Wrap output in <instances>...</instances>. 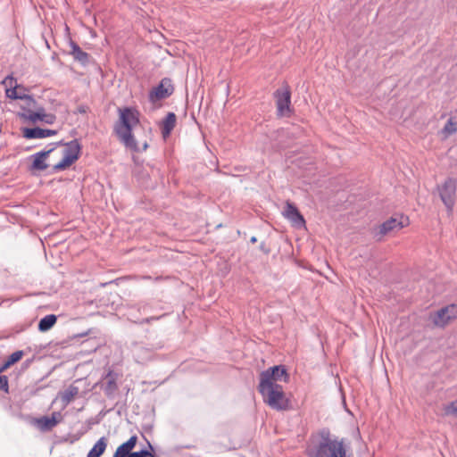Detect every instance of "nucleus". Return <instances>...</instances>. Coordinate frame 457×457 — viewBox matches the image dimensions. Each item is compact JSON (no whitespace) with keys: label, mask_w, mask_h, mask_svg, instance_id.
Wrapping results in <instances>:
<instances>
[{"label":"nucleus","mask_w":457,"mask_h":457,"mask_svg":"<svg viewBox=\"0 0 457 457\" xmlns=\"http://www.w3.org/2000/svg\"><path fill=\"white\" fill-rule=\"evenodd\" d=\"M138 116V112L130 107H126L123 110L120 109V122L115 126L116 135L121 143L136 153L145 151L148 148V144L145 142L142 149H140L132 134L133 127L139 123Z\"/></svg>","instance_id":"nucleus-1"},{"label":"nucleus","mask_w":457,"mask_h":457,"mask_svg":"<svg viewBox=\"0 0 457 457\" xmlns=\"http://www.w3.org/2000/svg\"><path fill=\"white\" fill-rule=\"evenodd\" d=\"M346 453L344 439L325 430L320 433V439L307 449L308 457H347Z\"/></svg>","instance_id":"nucleus-2"},{"label":"nucleus","mask_w":457,"mask_h":457,"mask_svg":"<svg viewBox=\"0 0 457 457\" xmlns=\"http://www.w3.org/2000/svg\"><path fill=\"white\" fill-rule=\"evenodd\" d=\"M258 390L263 402L276 411H286L289 407V401L286 396L282 386L279 384L259 383Z\"/></svg>","instance_id":"nucleus-3"},{"label":"nucleus","mask_w":457,"mask_h":457,"mask_svg":"<svg viewBox=\"0 0 457 457\" xmlns=\"http://www.w3.org/2000/svg\"><path fill=\"white\" fill-rule=\"evenodd\" d=\"M408 224L409 219L403 215L391 217L380 225L372 228L370 233L373 239L380 242L386 237H393Z\"/></svg>","instance_id":"nucleus-4"},{"label":"nucleus","mask_w":457,"mask_h":457,"mask_svg":"<svg viewBox=\"0 0 457 457\" xmlns=\"http://www.w3.org/2000/svg\"><path fill=\"white\" fill-rule=\"evenodd\" d=\"M62 159L53 167L54 171L64 170L74 163L80 156L81 145L78 139L71 140L65 144Z\"/></svg>","instance_id":"nucleus-5"},{"label":"nucleus","mask_w":457,"mask_h":457,"mask_svg":"<svg viewBox=\"0 0 457 457\" xmlns=\"http://www.w3.org/2000/svg\"><path fill=\"white\" fill-rule=\"evenodd\" d=\"M276 99L277 114L279 117H289L292 113L291 109V90L287 84H284L281 87L274 92Z\"/></svg>","instance_id":"nucleus-6"},{"label":"nucleus","mask_w":457,"mask_h":457,"mask_svg":"<svg viewBox=\"0 0 457 457\" xmlns=\"http://www.w3.org/2000/svg\"><path fill=\"white\" fill-rule=\"evenodd\" d=\"M457 318V305L448 304L430 313V320L439 328H444Z\"/></svg>","instance_id":"nucleus-7"},{"label":"nucleus","mask_w":457,"mask_h":457,"mask_svg":"<svg viewBox=\"0 0 457 457\" xmlns=\"http://www.w3.org/2000/svg\"><path fill=\"white\" fill-rule=\"evenodd\" d=\"M456 187V179L452 178H448L441 186H437L439 196L449 212L453 210L455 204Z\"/></svg>","instance_id":"nucleus-8"},{"label":"nucleus","mask_w":457,"mask_h":457,"mask_svg":"<svg viewBox=\"0 0 457 457\" xmlns=\"http://www.w3.org/2000/svg\"><path fill=\"white\" fill-rule=\"evenodd\" d=\"M288 374L282 365H276L263 370L260 374V383L278 384V382H287Z\"/></svg>","instance_id":"nucleus-9"},{"label":"nucleus","mask_w":457,"mask_h":457,"mask_svg":"<svg viewBox=\"0 0 457 457\" xmlns=\"http://www.w3.org/2000/svg\"><path fill=\"white\" fill-rule=\"evenodd\" d=\"M174 92V86L170 78H163L158 86L154 87L149 92V100L152 103L166 99L170 96Z\"/></svg>","instance_id":"nucleus-10"},{"label":"nucleus","mask_w":457,"mask_h":457,"mask_svg":"<svg viewBox=\"0 0 457 457\" xmlns=\"http://www.w3.org/2000/svg\"><path fill=\"white\" fill-rule=\"evenodd\" d=\"M282 214L287 220L291 222L294 228H301L305 227V220L303 216L293 203L289 201L286 202Z\"/></svg>","instance_id":"nucleus-11"},{"label":"nucleus","mask_w":457,"mask_h":457,"mask_svg":"<svg viewBox=\"0 0 457 457\" xmlns=\"http://www.w3.org/2000/svg\"><path fill=\"white\" fill-rule=\"evenodd\" d=\"M62 420L60 411H54L51 416H43L36 420L37 428L43 432L50 431Z\"/></svg>","instance_id":"nucleus-12"},{"label":"nucleus","mask_w":457,"mask_h":457,"mask_svg":"<svg viewBox=\"0 0 457 457\" xmlns=\"http://www.w3.org/2000/svg\"><path fill=\"white\" fill-rule=\"evenodd\" d=\"M57 134L56 130L49 129H41L39 127L35 128H24L22 129V136L27 139L36 138H46Z\"/></svg>","instance_id":"nucleus-13"},{"label":"nucleus","mask_w":457,"mask_h":457,"mask_svg":"<svg viewBox=\"0 0 457 457\" xmlns=\"http://www.w3.org/2000/svg\"><path fill=\"white\" fill-rule=\"evenodd\" d=\"M54 148H51L47 151H40L31 155L33 162L30 165V170H45L48 165L46 163V159Z\"/></svg>","instance_id":"nucleus-14"},{"label":"nucleus","mask_w":457,"mask_h":457,"mask_svg":"<svg viewBox=\"0 0 457 457\" xmlns=\"http://www.w3.org/2000/svg\"><path fill=\"white\" fill-rule=\"evenodd\" d=\"M71 51L70 54L72 55L73 59L79 62L81 65L86 66L90 62V55L83 51L79 46L74 41H70Z\"/></svg>","instance_id":"nucleus-15"},{"label":"nucleus","mask_w":457,"mask_h":457,"mask_svg":"<svg viewBox=\"0 0 457 457\" xmlns=\"http://www.w3.org/2000/svg\"><path fill=\"white\" fill-rule=\"evenodd\" d=\"M177 116L174 112H168L166 117L161 122V132L164 139L170 137L171 131L176 126Z\"/></svg>","instance_id":"nucleus-16"},{"label":"nucleus","mask_w":457,"mask_h":457,"mask_svg":"<svg viewBox=\"0 0 457 457\" xmlns=\"http://www.w3.org/2000/svg\"><path fill=\"white\" fill-rule=\"evenodd\" d=\"M3 83L6 87H10V89L6 90V94H7L8 97H10L12 99H29V100H33L30 96H28V95H23V96L18 95V93L16 91V87H17L16 79L12 75H8L4 79Z\"/></svg>","instance_id":"nucleus-17"},{"label":"nucleus","mask_w":457,"mask_h":457,"mask_svg":"<svg viewBox=\"0 0 457 457\" xmlns=\"http://www.w3.org/2000/svg\"><path fill=\"white\" fill-rule=\"evenodd\" d=\"M79 388L75 386H70L64 391L59 394V398L63 407H66L79 394Z\"/></svg>","instance_id":"nucleus-18"},{"label":"nucleus","mask_w":457,"mask_h":457,"mask_svg":"<svg viewBox=\"0 0 457 457\" xmlns=\"http://www.w3.org/2000/svg\"><path fill=\"white\" fill-rule=\"evenodd\" d=\"M137 442V436H132L128 441L121 444L116 451L120 455H123L124 457L128 456L131 453V450L136 446Z\"/></svg>","instance_id":"nucleus-19"},{"label":"nucleus","mask_w":457,"mask_h":457,"mask_svg":"<svg viewBox=\"0 0 457 457\" xmlns=\"http://www.w3.org/2000/svg\"><path fill=\"white\" fill-rule=\"evenodd\" d=\"M107 441L105 437H101L88 452L87 457H100L105 451Z\"/></svg>","instance_id":"nucleus-20"},{"label":"nucleus","mask_w":457,"mask_h":457,"mask_svg":"<svg viewBox=\"0 0 457 457\" xmlns=\"http://www.w3.org/2000/svg\"><path fill=\"white\" fill-rule=\"evenodd\" d=\"M57 320V317L54 314H49L43 317L38 323V330L41 332H46L49 330Z\"/></svg>","instance_id":"nucleus-21"},{"label":"nucleus","mask_w":457,"mask_h":457,"mask_svg":"<svg viewBox=\"0 0 457 457\" xmlns=\"http://www.w3.org/2000/svg\"><path fill=\"white\" fill-rule=\"evenodd\" d=\"M106 385L104 386V393L107 395H112L117 389V385L115 381V378L112 375V371H109L106 375Z\"/></svg>","instance_id":"nucleus-22"},{"label":"nucleus","mask_w":457,"mask_h":457,"mask_svg":"<svg viewBox=\"0 0 457 457\" xmlns=\"http://www.w3.org/2000/svg\"><path fill=\"white\" fill-rule=\"evenodd\" d=\"M44 113H45V109L43 107H40L36 112L29 111L28 115L23 114L22 116L25 119L29 120V121L36 123L37 121H40Z\"/></svg>","instance_id":"nucleus-23"},{"label":"nucleus","mask_w":457,"mask_h":457,"mask_svg":"<svg viewBox=\"0 0 457 457\" xmlns=\"http://www.w3.org/2000/svg\"><path fill=\"white\" fill-rule=\"evenodd\" d=\"M457 131V123L450 118L445 123V127L442 129V133L445 134V137L451 136Z\"/></svg>","instance_id":"nucleus-24"},{"label":"nucleus","mask_w":457,"mask_h":457,"mask_svg":"<svg viewBox=\"0 0 457 457\" xmlns=\"http://www.w3.org/2000/svg\"><path fill=\"white\" fill-rule=\"evenodd\" d=\"M22 356H23L22 351H16L14 353H12L7 360V365L14 364L15 362L19 361L22 358Z\"/></svg>","instance_id":"nucleus-25"},{"label":"nucleus","mask_w":457,"mask_h":457,"mask_svg":"<svg viewBox=\"0 0 457 457\" xmlns=\"http://www.w3.org/2000/svg\"><path fill=\"white\" fill-rule=\"evenodd\" d=\"M55 120H56V117L54 114L45 112L42 119L40 120V121H43L46 124H53V123H54Z\"/></svg>","instance_id":"nucleus-26"},{"label":"nucleus","mask_w":457,"mask_h":457,"mask_svg":"<svg viewBox=\"0 0 457 457\" xmlns=\"http://www.w3.org/2000/svg\"><path fill=\"white\" fill-rule=\"evenodd\" d=\"M130 457H155V456L147 450H141L139 452L131 453Z\"/></svg>","instance_id":"nucleus-27"},{"label":"nucleus","mask_w":457,"mask_h":457,"mask_svg":"<svg viewBox=\"0 0 457 457\" xmlns=\"http://www.w3.org/2000/svg\"><path fill=\"white\" fill-rule=\"evenodd\" d=\"M0 390L8 391V379L6 376H0Z\"/></svg>","instance_id":"nucleus-28"},{"label":"nucleus","mask_w":457,"mask_h":457,"mask_svg":"<svg viewBox=\"0 0 457 457\" xmlns=\"http://www.w3.org/2000/svg\"><path fill=\"white\" fill-rule=\"evenodd\" d=\"M448 412L457 414V400L453 402L448 408Z\"/></svg>","instance_id":"nucleus-29"},{"label":"nucleus","mask_w":457,"mask_h":457,"mask_svg":"<svg viewBox=\"0 0 457 457\" xmlns=\"http://www.w3.org/2000/svg\"><path fill=\"white\" fill-rule=\"evenodd\" d=\"M260 249L263 254H269L270 249L266 246L264 242H262L260 245Z\"/></svg>","instance_id":"nucleus-30"},{"label":"nucleus","mask_w":457,"mask_h":457,"mask_svg":"<svg viewBox=\"0 0 457 457\" xmlns=\"http://www.w3.org/2000/svg\"><path fill=\"white\" fill-rule=\"evenodd\" d=\"M88 110V107L86 106V105H79L78 108H77V112H79V113H86Z\"/></svg>","instance_id":"nucleus-31"},{"label":"nucleus","mask_w":457,"mask_h":457,"mask_svg":"<svg viewBox=\"0 0 457 457\" xmlns=\"http://www.w3.org/2000/svg\"><path fill=\"white\" fill-rule=\"evenodd\" d=\"M10 365H7V361L0 367V373L3 372L5 369H7Z\"/></svg>","instance_id":"nucleus-32"},{"label":"nucleus","mask_w":457,"mask_h":457,"mask_svg":"<svg viewBox=\"0 0 457 457\" xmlns=\"http://www.w3.org/2000/svg\"><path fill=\"white\" fill-rule=\"evenodd\" d=\"M250 242H251L252 244L256 243V242H257V237H252L250 238Z\"/></svg>","instance_id":"nucleus-33"},{"label":"nucleus","mask_w":457,"mask_h":457,"mask_svg":"<svg viewBox=\"0 0 457 457\" xmlns=\"http://www.w3.org/2000/svg\"><path fill=\"white\" fill-rule=\"evenodd\" d=\"M112 457H124V456H123V455H120V454L118 453V451H116V452L114 453V454H113V456H112Z\"/></svg>","instance_id":"nucleus-34"}]
</instances>
